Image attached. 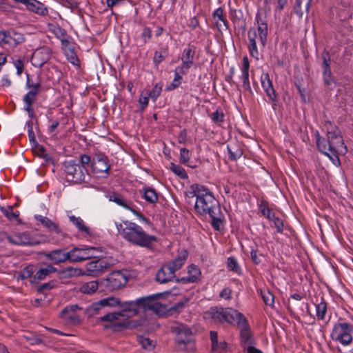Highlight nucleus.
Wrapping results in <instances>:
<instances>
[{"label":"nucleus","instance_id":"864d4df0","mask_svg":"<svg viewBox=\"0 0 353 353\" xmlns=\"http://www.w3.org/2000/svg\"><path fill=\"white\" fill-rule=\"evenodd\" d=\"M55 286V281H51L50 282L43 283L38 287V292L44 293L46 290H50Z\"/></svg>","mask_w":353,"mask_h":353},{"label":"nucleus","instance_id":"c85d7f7f","mask_svg":"<svg viewBox=\"0 0 353 353\" xmlns=\"http://www.w3.org/2000/svg\"><path fill=\"white\" fill-rule=\"evenodd\" d=\"M69 219L78 228L79 232L88 236L90 235V228L85 225L82 219L72 215L69 216Z\"/></svg>","mask_w":353,"mask_h":353},{"label":"nucleus","instance_id":"69168bd1","mask_svg":"<svg viewBox=\"0 0 353 353\" xmlns=\"http://www.w3.org/2000/svg\"><path fill=\"white\" fill-rule=\"evenodd\" d=\"M148 95H147V92L145 93V95L144 96L143 93L141 94L139 102L141 104V110H144L148 105Z\"/></svg>","mask_w":353,"mask_h":353},{"label":"nucleus","instance_id":"f3484780","mask_svg":"<svg viewBox=\"0 0 353 353\" xmlns=\"http://www.w3.org/2000/svg\"><path fill=\"white\" fill-rule=\"evenodd\" d=\"M43 256L53 261L55 264L70 261V250L65 252L63 249L54 250L48 252H43Z\"/></svg>","mask_w":353,"mask_h":353},{"label":"nucleus","instance_id":"bb28decb","mask_svg":"<svg viewBox=\"0 0 353 353\" xmlns=\"http://www.w3.org/2000/svg\"><path fill=\"white\" fill-rule=\"evenodd\" d=\"M261 85L266 93L267 97L272 96L276 93L273 87L272 81L268 73H263L261 77Z\"/></svg>","mask_w":353,"mask_h":353},{"label":"nucleus","instance_id":"c9c22d12","mask_svg":"<svg viewBox=\"0 0 353 353\" xmlns=\"http://www.w3.org/2000/svg\"><path fill=\"white\" fill-rule=\"evenodd\" d=\"M98 287V282L97 281H92L83 283L81 285L80 290L83 294H90L95 292L97 290Z\"/></svg>","mask_w":353,"mask_h":353},{"label":"nucleus","instance_id":"a878e982","mask_svg":"<svg viewBox=\"0 0 353 353\" xmlns=\"http://www.w3.org/2000/svg\"><path fill=\"white\" fill-rule=\"evenodd\" d=\"M50 31L61 41L63 47H67L69 45V40L66 31L58 25H52Z\"/></svg>","mask_w":353,"mask_h":353},{"label":"nucleus","instance_id":"cd10ccee","mask_svg":"<svg viewBox=\"0 0 353 353\" xmlns=\"http://www.w3.org/2000/svg\"><path fill=\"white\" fill-rule=\"evenodd\" d=\"M109 200L116 203L117 205L125 208L127 210H130L133 205L132 202L128 201L124 199L120 194L113 192L112 194L108 196Z\"/></svg>","mask_w":353,"mask_h":353},{"label":"nucleus","instance_id":"680f3d73","mask_svg":"<svg viewBox=\"0 0 353 353\" xmlns=\"http://www.w3.org/2000/svg\"><path fill=\"white\" fill-rule=\"evenodd\" d=\"M274 227L276 229L277 232L282 233L283 230V220L279 217L274 218L272 221Z\"/></svg>","mask_w":353,"mask_h":353},{"label":"nucleus","instance_id":"c03bdc74","mask_svg":"<svg viewBox=\"0 0 353 353\" xmlns=\"http://www.w3.org/2000/svg\"><path fill=\"white\" fill-rule=\"evenodd\" d=\"M188 274L190 281L196 282L199 279L201 272L196 265L192 264L188 268Z\"/></svg>","mask_w":353,"mask_h":353},{"label":"nucleus","instance_id":"b1692460","mask_svg":"<svg viewBox=\"0 0 353 353\" xmlns=\"http://www.w3.org/2000/svg\"><path fill=\"white\" fill-rule=\"evenodd\" d=\"M249 68L250 63L247 57H244L243 59V67H242V79H243V87L245 90H248L250 94H252V90L249 81Z\"/></svg>","mask_w":353,"mask_h":353},{"label":"nucleus","instance_id":"f257e3e1","mask_svg":"<svg viewBox=\"0 0 353 353\" xmlns=\"http://www.w3.org/2000/svg\"><path fill=\"white\" fill-rule=\"evenodd\" d=\"M192 196L196 197L194 210L201 216L208 214L212 219L211 225L217 231H220L223 225V215L221 212L219 201L214 194L205 186L194 183L190 186Z\"/></svg>","mask_w":353,"mask_h":353},{"label":"nucleus","instance_id":"79ce46f5","mask_svg":"<svg viewBox=\"0 0 353 353\" xmlns=\"http://www.w3.org/2000/svg\"><path fill=\"white\" fill-rule=\"evenodd\" d=\"M60 274L64 278L74 277L83 274L79 268H68L60 272Z\"/></svg>","mask_w":353,"mask_h":353},{"label":"nucleus","instance_id":"774afa93","mask_svg":"<svg viewBox=\"0 0 353 353\" xmlns=\"http://www.w3.org/2000/svg\"><path fill=\"white\" fill-rule=\"evenodd\" d=\"M15 68H17V73L18 75H21L24 69V64L22 60L17 59L14 63Z\"/></svg>","mask_w":353,"mask_h":353},{"label":"nucleus","instance_id":"6e6d98bb","mask_svg":"<svg viewBox=\"0 0 353 353\" xmlns=\"http://www.w3.org/2000/svg\"><path fill=\"white\" fill-rule=\"evenodd\" d=\"M210 117L214 122L220 123L223 121L224 114L217 110L211 114Z\"/></svg>","mask_w":353,"mask_h":353},{"label":"nucleus","instance_id":"13d9d810","mask_svg":"<svg viewBox=\"0 0 353 353\" xmlns=\"http://www.w3.org/2000/svg\"><path fill=\"white\" fill-rule=\"evenodd\" d=\"M80 162L81 163V167L83 169L84 172H85L88 174L85 165H89V163L91 162L90 157L88 154L81 155Z\"/></svg>","mask_w":353,"mask_h":353},{"label":"nucleus","instance_id":"7ed1b4c3","mask_svg":"<svg viewBox=\"0 0 353 353\" xmlns=\"http://www.w3.org/2000/svg\"><path fill=\"white\" fill-rule=\"evenodd\" d=\"M119 307L123 310L119 312H108L99 318V322H105L104 330H111L114 332H121L126 328H132L137 326L133 321H119L120 316L132 317L139 312V303L137 299L134 301L121 302Z\"/></svg>","mask_w":353,"mask_h":353},{"label":"nucleus","instance_id":"1a4fd4ad","mask_svg":"<svg viewBox=\"0 0 353 353\" xmlns=\"http://www.w3.org/2000/svg\"><path fill=\"white\" fill-rule=\"evenodd\" d=\"M63 166L68 181L74 183H80L85 181L88 174L84 172L81 165L74 161H65Z\"/></svg>","mask_w":353,"mask_h":353},{"label":"nucleus","instance_id":"4468645a","mask_svg":"<svg viewBox=\"0 0 353 353\" xmlns=\"http://www.w3.org/2000/svg\"><path fill=\"white\" fill-rule=\"evenodd\" d=\"M98 248L89 247L85 248H74L70 250V262H81L90 259L97 258Z\"/></svg>","mask_w":353,"mask_h":353},{"label":"nucleus","instance_id":"dca6fc26","mask_svg":"<svg viewBox=\"0 0 353 353\" xmlns=\"http://www.w3.org/2000/svg\"><path fill=\"white\" fill-rule=\"evenodd\" d=\"M128 279L120 271L113 272L106 279V287L111 291L118 290L125 285Z\"/></svg>","mask_w":353,"mask_h":353},{"label":"nucleus","instance_id":"a211bd4d","mask_svg":"<svg viewBox=\"0 0 353 353\" xmlns=\"http://www.w3.org/2000/svg\"><path fill=\"white\" fill-rule=\"evenodd\" d=\"M212 19L219 32L222 33L223 30L229 28V23L226 19L224 10L222 8L216 9L212 13Z\"/></svg>","mask_w":353,"mask_h":353},{"label":"nucleus","instance_id":"f704fd0d","mask_svg":"<svg viewBox=\"0 0 353 353\" xmlns=\"http://www.w3.org/2000/svg\"><path fill=\"white\" fill-rule=\"evenodd\" d=\"M64 48V53L68 59V60L72 63L73 65L79 64V59L75 52L74 48L70 46V44L67 47Z\"/></svg>","mask_w":353,"mask_h":353},{"label":"nucleus","instance_id":"c756f323","mask_svg":"<svg viewBox=\"0 0 353 353\" xmlns=\"http://www.w3.org/2000/svg\"><path fill=\"white\" fill-rule=\"evenodd\" d=\"M106 312L101 301L99 300L97 302L92 303L87 309L86 313L88 316H93L97 314Z\"/></svg>","mask_w":353,"mask_h":353},{"label":"nucleus","instance_id":"e2e57ef3","mask_svg":"<svg viewBox=\"0 0 353 353\" xmlns=\"http://www.w3.org/2000/svg\"><path fill=\"white\" fill-rule=\"evenodd\" d=\"M36 150H37L36 152L39 157L46 159V160L49 159L50 157L48 154V153L46 152V150L44 148V147H43L41 145H38L37 147Z\"/></svg>","mask_w":353,"mask_h":353},{"label":"nucleus","instance_id":"6e6552de","mask_svg":"<svg viewBox=\"0 0 353 353\" xmlns=\"http://www.w3.org/2000/svg\"><path fill=\"white\" fill-rule=\"evenodd\" d=\"M172 331L176 334V342L181 350H192L194 343L189 339L192 334L190 328L183 324H177L172 327Z\"/></svg>","mask_w":353,"mask_h":353},{"label":"nucleus","instance_id":"0eeeda50","mask_svg":"<svg viewBox=\"0 0 353 353\" xmlns=\"http://www.w3.org/2000/svg\"><path fill=\"white\" fill-rule=\"evenodd\" d=\"M321 59L322 62L321 66L322 69L323 86L326 90H333L337 87L338 82L331 71V58L328 51L325 50L323 51L321 53Z\"/></svg>","mask_w":353,"mask_h":353},{"label":"nucleus","instance_id":"4d7b16f0","mask_svg":"<svg viewBox=\"0 0 353 353\" xmlns=\"http://www.w3.org/2000/svg\"><path fill=\"white\" fill-rule=\"evenodd\" d=\"M33 272V266H27L21 270L20 276L22 279H26L30 278L32 275Z\"/></svg>","mask_w":353,"mask_h":353},{"label":"nucleus","instance_id":"09e8293b","mask_svg":"<svg viewBox=\"0 0 353 353\" xmlns=\"http://www.w3.org/2000/svg\"><path fill=\"white\" fill-rule=\"evenodd\" d=\"M228 267L230 270L236 273L240 274L241 273V268L238 264L237 261L234 257H229L228 259Z\"/></svg>","mask_w":353,"mask_h":353},{"label":"nucleus","instance_id":"338daca9","mask_svg":"<svg viewBox=\"0 0 353 353\" xmlns=\"http://www.w3.org/2000/svg\"><path fill=\"white\" fill-rule=\"evenodd\" d=\"M232 292V291L230 288H225L221 291L219 296L221 298L230 300L231 299Z\"/></svg>","mask_w":353,"mask_h":353},{"label":"nucleus","instance_id":"bf43d9fd","mask_svg":"<svg viewBox=\"0 0 353 353\" xmlns=\"http://www.w3.org/2000/svg\"><path fill=\"white\" fill-rule=\"evenodd\" d=\"M262 299L264 303L268 305H272L274 301V297L270 292L262 294Z\"/></svg>","mask_w":353,"mask_h":353},{"label":"nucleus","instance_id":"4be33fe9","mask_svg":"<svg viewBox=\"0 0 353 353\" xmlns=\"http://www.w3.org/2000/svg\"><path fill=\"white\" fill-rule=\"evenodd\" d=\"M188 256V252L183 250L179 253V255L176 259L169 261L166 264L168 266L171 268V270H172L175 274L176 270H179L182 268L185 261L187 260Z\"/></svg>","mask_w":353,"mask_h":353},{"label":"nucleus","instance_id":"a19ab883","mask_svg":"<svg viewBox=\"0 0 353 353\" xmlns=\"http://www.w3.org/2000/svg\"><path fill=\"white\" fill-rule=\"evenodd\" d=\"M227 149L229 153V159L232 161H236L237 159H239L243 153L242 149L239 147L228 145Z\"/></svg>","mask_w":353,"mask_h":353},{"label":"nucleus","instance_id":"6ab92c4d","mask_svg":"<svg viewBox=\"0 0 353 353\" xmlns=\"http://www.w3.org/2000/svg\"><path fill=\"white\" fill-rule=\"evenodd\" d=\"M51 52L48 48L43 47L37 49L32 54V60L35 65L42 66L50 58Z\"/></svg>","mask_w":353,"mask_h":353},{"label":"nucleus","instance_id":"ea45409f","mask_svg":"<svg viewBox=\"0 0 353 353\" xmlns=\"http://www.w3.org/2000/svg\"><path fill=\"white\" fill-rule=\"evenodd\" d=\"M1 211L8 220H18L19 214L18 212L13 211L12 206L1 207Z\"/></svg>","mask_w":353,"mask_h":353},{"label":"nucleus","instance_id":"3c124183","mask_svg":"<svg viewBox=\"0 0 353 353\" xmlns=\"http://www.w3.org/2000/svg\"><path fill=\"white\" fill-rule=\"evenodd\" d=\"M81 307L77 305H71L64 307L61 312L60 316L61 318L66 317L68 314H74L78 310H80Z\"/></svg>","mask_w":353,"mask_h":353},{"label":"nucleus","instance_id":"9b49d317","mask_svg":"<svg viewBox=\"0 0 353 353\" xmlns=\"http://www.w3.org/2000/svg\"><path fill=\"white\" fill-rule=\"evenodd\" d=\"M26 87L30 90L29 92L24 96L23 101L26 103L25 110L28 113L30 118L34 116L32 105L37 99V96L41 88L40 83H32L28 77Z\"/></svg>","mask_w":353,"mask_h":353},{"label":"nucleus","instance_id":"e433bc0d","mask_svg":"<svg viewBox=\"0 0 353 353\" xmlns=\"http://www.w3.org/2000/svg\"><path fill=\"white\" fill-rule=\"evenodd\" d=\"M143 197L145 200L151 203L158 201V194L154 189L146 188L144 189Z\"/></svg>","mask_w":353,"mask_h":353},{"label":"nucleus","instance_id":"5fc2aeb1","mask_svg":"<svg viewBox=\"0 0 353 353\" xmlns=\"http://www.w3.org/2000/svg\"><path fill=\"white\" fill-rule=\"evenodd\" d=\"M27 127H28V133L30 141L32 142L33 144L37 143L36 141V137L33 131V123L32 121H28L27 122Z\"/></svg>","mask_w":353,"mask_h":353},{"label":"nucleus","instance_id":"ddd939ff","mask_svg":"<svg viewBox=\"0 0 353 353\" xmlns=\"http://www.w3.org/2000/svg\"><path fill=\"white\" fill-rule=\"evenodd\" d=\"M92 171L97 177L107 178L109 175L110 165L108 163L107 157L98 154L94 157L91 162Z\"/></svg>","mask_w":353,"mask_h":353},{"label":"nucleus","instance_id":"5701e85b","mask_svg":"<svg viewBox=\"0 0 353 353\" xmlns=\"http://www.w3.org/2000/svg\"><path fill=\"white\" fill-rule=\"evenodd\" d=\"M194 54L195 51L193 47H188L184 49L181 56V66L183 67V68L189 70L192 66L194 64Z\"/></svg>","mask_w":353,"mask_h":353},{"label":"nucleus","instance_id":"de8ad7c7","mask_svg":"<svg viewBox=\"0 0 353 353\" xmlns=\"http://www.w3.org/2000/svg\"><path fill=\"white\" fill-rule=\"evenodd\" d=\"M168 54V49L163 48L160 51H156L154 56V63L159 65Z\"/></svg>","mask_w":353,"mask_h":353},{"label":"nucleus","instance_id":"a18cd8bd","mask_svg":"<svg viewBox=\"0 0 353 353\" xmlns=\"http://www.w3.org/2000/svg\"><path fill=\"white\" fill-rule=\"evenodd\" d=\"M138 341L141 344V347L146 350H152L154 347L153 341L150 340L149 338L139 336Z\"/></svg>","mask_w":353,"mask_h":353},{"label":"nucleus","instance_id":"2f4dec72","mask_svg":"<svg viewBox=\"0 0 353 353\" xmlns=\"http://www.w3.org/2000/svg\"><path fill=\"white\" fill-rule=\"evenodd\" d=\"M86 270L90 274L98 276L101 272V265L99 259L92 261L86 264Z\"/></svg>","mask_w":353,"mask_h":353},{"label":"nucleus","instance_id":"37998d69","mask_svg":"<svg viewBox=\"0 0 353 353\" xmlns=\"http://www.w3.org/2000/svg\"><path fill=\"white\" fill-rule=\"evenodd\" d=\"M258 32L259 34L260 40L261 44L264 46L266 43L267 41V35H268V26L265 23H259L258 26Z\"/></svg>","mask_w":353,"mask_h":353},{"label":"nucleus","instance_id":"423d86ee","mask_svg":"<svg viewBox=\"0 0 353 353\" xmlns=\"http://www.w3.org/2000/svg\"><path fill=\"white\" fill-rule=\"evenodd\" d=\"M352 332H353V325L345 322L337 323L332 330L330 338L332 341L340 343L343 346H347L353 341Z\"/></svg>","mask_w":353,"mask_h":353},{"label":"nucleus","instance_id":"aec40b11","mask_svg":"<svg viewBox=\"0 0 353 353\" xmlns=\"http://www.w3.org/2000/svg\"><path fill=\"white\" fill-rule=\"evenodd\" d=\"M175 277V274L171 270V268L165 263L156 274V280L160 283H166L171 281Z\"/></svg>","mask_w":353,"mask_h":353},{"label":"nucleus","instance_id":"473e14b6","mask_svg":"<svg viewBox=\"0 0 353 353\" xmlns=\"http://www.w3.org/2000/svg\"><path fill=\"white\" fill-rule=\"evenodd\" d=\"M103 306L107 312V310L110 308H113L121 305V300L114 296H109L100 300Z\"/></svg>","mask_w":353,"mask_h":353},{"label":"nucleus","instance_id":"7c9ffc66","mask_svg":"<svg viewBox=\"0 0 353 353\" xmlns=\"http://www.w3.org/2000/svg\"><path fill=\"white\" fill-rule=\"evenodd\" d=\"M312 1V0H296L294 6L295 13L299 17L303 16L302 5L305 7L306 12H308Z\"/></svg>","mask_w":353,"mask_h":353},{"label":"nucleus","instance_id":"49530a36","mask_svg":"<svg viewBox=\"0 0 353 353\" xmlns=\"http://www.w3.org/2000/svg\"><path fill=\"white\" fill-rule=\"evenodd\" d=\"M162 87L163 85L161 83H156L151 91L146 92L147 95H148L153 101H156L161 94Z\"/></svg>","mask_w":353,"mask_h":353},{"label":"nucleus","instance_id":"58836bf2","mask_svg":"<svg viewBox=\"0 0 353 353\" xmlns=\"http://www.w3.org/2000/svg\"><path fill=\"white\" fill-rule=\"evenodd\" d=\"M316 316L319 320H323L327 312V303L323 298H321V301L316 304Z\"/></svg>","mask_w":353,"mask_h":353},{"label":"nucleus","instance_id":"603ef678","mask_svg":"<svg viewBox=\"0 0 353 353\" xmlns=\"http://www.w3.org/2000/svg\"><path fill=\"white\" fill-rule=\"evenodd\" d=\"M59 3L63 7L70 8L72 12H74L78 8L79 3L77 1L72 0H59Z\"/></svg>","mask_w":353,"mask_h":353},{"label":"nucleus","instance_id":"72a5a7b5","mask_svg":"<svg viewBox=\"0 0 353 353\" xmlns=\"http://www.w3.org/2000/svg\"><path fill=\"white\" fill-rule=\"evenodd\" d=\"M57 272V268L51 265H48L44 268L39 269L34 275V279L37 280L44 279L49 274Z\"/></svg>","mask_w":353,"mask_h":353},{"label":"nucleus","instance_id":"412c9836","mask_svg":"<svg viewBox=\"0 0 353 353\" xmlns=\"http://www.w3.org/2000/svg\"><path fill=\"white\" fill-rule=\"evenodd\" d=\"M6 239L12 244L24 245L32 244L31 239L27 232L15 233L7 235Z\"/></svg>","mask_w":353,"mask_h":353},{"label":"nucleus","instance_id":"8fccbe9b","mask_svg":"<svg viewBox=\"0 0 353 353\" xmlns=\"http://www.w3.org/2000/svg\"><path fill=\"white\" fill-rule=\"evenodd\" d=\"M190 151L187 148H183L180 150V163L186 165L190 166ZM190 167L193 168L194 166L190 165Z\"/></svg>","mask_w":353,"mask_h":353},{"label":"nucleus","instance_id":"f03ea898","mask_svg":"<svg viewBox=\"0 0 353 353\" xmlns=\"http://www.w3.org/2000/svg\"><path fill=\"white\" fill-rule=\"evenodd\" d=\"M327 129L326 137L323 138L316 132V143L318 150L327 156L336 166L341 165L339 155H343L347 152V148L344 144L343 137L339 129L327 123L325 124Z\"/></svg>","mask_w":353,"mask_h":353},{"label":"nucleus","instance_id":"20e7f679","mask_svg":"<svg viewBox=\"0 0 353 353\" xmlns=\"http://www.w3.org/2000/svg\"><path fill=\"white\" fill-rule=\"evenodd\" d=\"M117 228L125 241L134 245L152 248L158 241L157 236L148 234L140 225L134 222L124 221L122 223L117 224Z\"/></svg>","mask_w":353,"mask_h":353},{"label":"nucleus","instance_id":"393cba45","mask_svg":"<svg viewBox=\"0 0 353 353\" xmlns=\"http://www.w3.org/2000/svg\"><path fill=\"white\" fill-rule=\"evenodd\" d=\"M34 218L37 221L40 222L45 228H46L50 232H54L57 234L61 233V230L59 228V225L49 219L48 217L43 216L42 215L36 214Z\"/></svg>","mask_w":353,"mask_h":353},{"label":"nucleus","instance_id":"4c0bfd02","mask_svg":"<svg viewBox=\"0 0 353 353\" xmlns=\"http://www.w3.org/2000/svg\"><path fill=\"white\" fill-rule=\"evenodd\" d=\"M170 169L172 172H174L176 176H178L181 179H188V177L186 171L180 165L175 164L174 163H170Z\"/></svg>","mask_w":353,"mask_h":353},{"label":"nucleus","instance_id":"0e129e2a","mask_svg":"<svg viewBox=\"0 0 353 353\" xmlns=\"http://www.w3.org/2000/svg\"><path fill=\"white\" fill-rule=\"evenodd\" d=\"M15 0H0V9L6 10L9 7L13 6L12 3H17Z\"/></svg>","mask_w":353,"mask_h":353},{"label":"nucleus","instance_id":"f8f14e48","mask_svg":"<svg viewBox=\"0 0 353 353\" xmlns=\"http://www.w3.org/2000/svg\"><path fill=\"white\" fill-rule=\"evenodd\" d=\"M24 41L23 34L14 30H0V46L14 48Z\"/></svg>","mask_w":353,"mask_h":353},{"label":"nucleus","instance_id":"052dcab7","mask_svg":"<svg viewBox=\"0 0 353 353\" xmlns=\"http://www.w3.org/2000/svg\"><path fill=\"white\" fill-rule=\"evenodd\" d=\"M187 69L183 68V67L180 66L177 67L174 70V79L181 81L182 75L185 74L188 72Z\"/></svg>","mask_w":353,"mask_h":353},{"label":"nucleus","instance_id":"2eb2a0df","mask_svg":"<svg viewBox=\"0 0 353 353\" xmlns=\"http://www.w3.org/2000/svg\"><path fill=\"white\" fill-rule=\"evenodd\" d=\"M237 325L240 330V341L241 346L245 349L248 345H253L254 340L250 327L245 317L241 319L240 321H237Z\"/></svg>","mask_w":353,"mask_h":353},{"label":"nucleus","instance_id":"39448f33","mask_svg":"<svg viewBox=\"0 0 353 353\" xmlns=\"http://www.w3.org/2000/svg\"><path fill=\"white\" fill-rule=\"evenodd\" d=\"M206 315L215 323H228L230 325L245 317L242 313L231 307H212L206 312Z\"/></svg>","mask_w":353,"mask_h":353},{"label":"nucleus","instance_id":"9d476101","mask_svg":"<svg viewBox=\"0 0 353 353\" xmlns=\"http://www.w3.org/2000/svg\"><path fill=\"white\" fill-rule=\"evenodd\" d=\"M161 296V294H157L138 299L139 308L141 307L144 310L153 311L157 314L163 313L166 311L167 307L165 305L161 304L158 301V298Z\"/></svg>","mask_w":353,"mask_h":353}]
</instances>
